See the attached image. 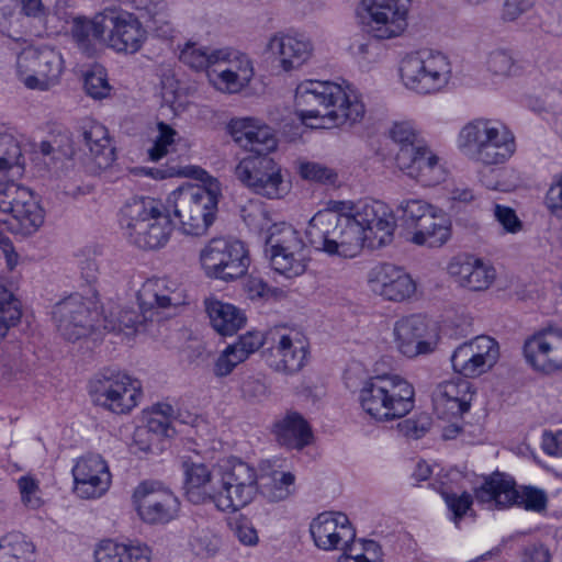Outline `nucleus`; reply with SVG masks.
I'll list each match as a JSON object with an SVG mask.
<instances>
[{
    "instance_id": "55",
    "label": "nucleus",
    "mask_w": 562,
    "mask_h": 562,
    "mask_svg": "<svg viewBox=\"0 0 562 562\" xmlns=\"http://www.w3.org/2000/svg\"><path fill=\"white\" fill-rule=\"evenodd\" d=\"M431 419L427 414H422L416 418H408L398 423V431L411 439H419L430 429Z\"/></svg>"
},
{
    "instance_id": "31",
    "label": "nucleus",
    "mask_w": 562,
    "mask_h": 562,
    "mask_svg": "<svg viewBox=\"0 0 562 562\" xmlns=\"http://www.w3.org/2000/svg\"><path fill=\"white\" fill-rule=\"evenodd\" d=\"M396 166L405 175L427 187L437 186L447 177L442 159L426 144L415 151L404 150L397 158Z\"/></svg>"
},
{
    "instance_id": "6",
    "label": "nucleus",
    "mask_w": 562,
    "mask_h": 562,
    "mask_svg": "<svg viewBox=\"0 0 562 562\" xmlns=\"http://www.w3.org/2000/svg\"><path fill=\"white\" fill-rule=\"evenodd\" d=\"M413 385L396 374L370 378L359 393L362 409L372 418L386 422L402 418L414 407Z\"/></svg>"
},
{
    "instance_id": "16",
    "label": "nucleus",
    "mask_w": 562,
    "mask_h": 562,
    "mask_svg": "<svg viewBox=\"0 0 562 562\" xmlns=\"http://www.w3.org/2000/svg\"><path fill=\"white\" fill-rule=\"evenodd\" d=\"M64 69L61 55L50 48H26L16 60L20 80L29 89L45 91L57 85Z\"/></svg>"
},
{
    "instance_id": "14",
    "label": "nucleus",
    "mask_w": 562,
    "mask_h": 562,
    "mask_svg": "<svg viewBox=\"0 0 562 562\" xmlns=\"http://www.w3.org/2000/svg\"><path fill=\"white\" fill-rule=\"evenodd\" d=\"M205 274L231 282L244 277L250 265L248 249L237 239L213 238L200 251Z\"/></svg>"
},
{
    "instance_id": "24",
    "label": "nucleus",
    "mask_w": 562,
    "mask_h": 562,
    "mask_svg": "<svg viewBox=\"0 0 562 562\" xmlns=\"http://www.w3.org/2000/svg\"><path fill=\"white\" fill-rule=\"evenodd\" d=\"M524 356L531 368L543 374L562 371V328L547 327L525 340Z\"/></svg>"
},
{
    "instance_id": "37",
    "label": "nucleus",
    "mask_w": 562,
    "mask_h": 562,
    "mask_svg": "<svg viewBox=\"0 0 562 562\" xmlns=\"http://www.w3.org/2000/svg\"><path fill=\"white\" fill-rule=\"evenodd\" d=\"M205 311L212 327L221 336H233L246 324V316L239 308L216 299L205 300Z\"/></svg>"
},
{
    "instance_id": "42",
    "label": "nucleus",
    "mask_w": 562,
    "mask_h": 562,
    "mask_svg": "<svg viewBox=\"0 0 562 562\" xmlns=\"http://www.w3.org/2000/svg\"><path fill=\"white\" fill-rule=\"evenodd\" d=\"M148 321L143 318V313L138 314L133 308L113 307L103 316V328L108 331L124 333L130 336L142 328Z\"/></svg>"
},
{
    "instance_id": "60",
    "label": "nucleus",
    "mask_w": 562,
    "mask_h": 562,
    "mask_svg": "<svg viewBox=\"0 0 562 562\" xmlns=\"http://www.w3.org/2000/svg\"><path fill=\"white\" fill-rule=\"evenodd\" d=\"M493 213L495 220L507 233L515 234L521 229V221L518 218L514 209L501 204H495Z\"/></svg>"
},
{
    "instance_id": "33",
    "label": "nucleus",
    "mask_w": 562,
    "mask_h": 562,
    "mask_svg": "<svg viewBox=\"0 0 562 562\" xmlns=\"http://www.w3.org/2000/svg\"><path fill=\"white\" fill-rule=\"evenodd\" d=\"M473 394L472 385L468 380L458 378L443 381L432 392L435 413L441 419L459 418L470 409Z\"/></svg>"
},
{
    "instance_id": "21",
    "label": "nucleus",
    "mask_w": 562,
    "mask_h": 562,
    "mask_svg": "<svg viewBox=\"0 0 562 562\" xmlns=\"http://www.w3.org/2000/svg\"><path fill=\"white\" fill-rule=\"evenodd\" d=\"M139 518L148 525H162L177 518L180 510L178 497L161 483L143 482L133 493Z\"/></svg>"
},
{
    "instance_id": "64",
    "label": "nucleus",
    "mask_w": 562,
    "mask_h": 562,
    "mask_svg": "<svg viewBox=\"0 0 562 562\" xmlns=\"http://www.w3.org/2000/svg\"><path fill=\"white\" fill-rule=\"evenodd\" d=\"M241 217L248 227L262 231L267 225L266 212L258 204L241 209Z\"/></svg>"
},
{
    "instance_id": "41",
    "label": "nucleus",
    "mask_w": 562,
    "mask_h": 562,
    "mask_svg": "<svg viewBox=\"0 0 562 562\" xmlns=\"http://www.w3.org/2000/svg\"><path fill=\"white\" fill-rule=\"evenodd\" d=\"M0 562H35V546L21 532H8L0 537Z\"/></svg>"
},
{
    "instance_id": "28",
    "label": "nucleus",
    "mask_w": 562,
    "mask_h": 562,
    "mask_svg": "<svg viewBox=\"0 0 562 562\" xmlns=\"http://www.w3.org/2000/svg\"><path fill=\"white\" fill-rule=\"evenodd\" d=\"M367 282L372 293L391 302L406 301L416 292V283L411 274L387 262L371 268Z\"/></svg>"
},
{
    "instance_id": "51",
    "label": "nucleus",
    "mask_w": 562,
    "mask_h": 562,
    "mask_svg": "<svg viewBox=\"0 0 562 562\" xmlns=\"http://www.w3.org/2000/svg\"><path fill=\"white\" fill-rule=\"evenodd\" d=\"M157 130L158 135L153 146L148 149V156L151 161H158L165 157L178 137V132L164 122L157 124Z\"/></svg>"
},
{
    "instance_id": "62",
    "label": "nucleus",
    "mask_w": 562,
    "mask_h": 562,
    "mask_svg": "<svg viewBox=\"0 0 562 562\" xmlns=\"http://www.w3.org/2000/svg\"><path fill=\"white\" fill-rule=\"evenodd\" d=\"M263 345L262 335L259 331H248L240 336L239 339L232 344L238 353H245L244 359L246 360L251 353L257 351Z\"/></svg>"
},
{
    "instance_id": "32",
    "label": "nucleus",
    "mask_w": 562,
    "mask_h": 562,
    "mask_svg": "<svg viewBox=\"0 0 562 562\" xmlns=\"http://www.w3.org/2000/svg\"><path fill=\"white\" fill-rule=\"evenodd\" d=\"M229 133L241 148L254 153V156H268L277 148L273 130L255 117H237L228 124Z\"/></svg>"
},
{
    "instance_id": "39",
    "label": "nucleus",
    "mask_w": 562,
    "mask_h": 562,
    "mask_svg": "<svg viewBox=\"0 0 562 562\" xmlns=\"http://www.w3.org/2000/svg\"><path fill=\"white\" fill-rule=\"evenodd\" d=\"M44 220L45 212L33 193L16 213L10 215L2 224L13 234L30 236L40 229Z\"/></svg>"
},
{
    "instance_id": "20",
    "label": "nucleus",
    "mask_w": 562,
    "mask_h": 562,
    "mask_svg": "<svg viewBox=\"0 0 562 562\" xmlns=\"http://www.w3.org/2000/svg\"><path fill=\"white\" fill-rule=\"evenodd\" d=\"M393 336L396 349L409 359L432 353L439 341L437 328L420 314L395 322Z\"/></svg>"
},
{
    "instance_id": "57",
    "label": "nucleus",
    "mask_w": 562,
    "mask_h": 562,
    "mask_svg": "<svg viewBox=\"0 0 562 562\" xmlns=\"http://www.w3.org/2000/svg\"><path fill=\"white\" fill-rule=\"evenodd\" d=\"M18 485L21 499L26 507L37 509L43 505V501L38 495L40 487L36 480L31 476H22L19 479Z\"/></svg>"
},
{
    "instance_id": "11",
    "label": "nucleus",
    "mask_w": 562,
    "mask_h": 562,
    "mask_svg": "<svg viewBox=\"0 0 562 562\" xmlns=\"http://www.w3.org/2000/svg\"><path fill=\"white\" fill-rule=\"evenodd\" d=\"M215 507L234 513L247 506L260 491L257 470L239 459H229L222 467Z\"/></svg>"
},
{
    "instance_id": "40",
    "label": "nucleus",
    "mask_w": 562,
    "mask_h": 562,
    "mask_svg": "<svg viewBox=\"0 0 562 562\" xmlns=\"http://www.w3.org/2000/svg\"><path fill=\"white\" fill-rule=\"evenodd\" d=\"M106 31V21L104 10L97 14L92 20L77 18L74 20L72 37L79 48L92 56L95 53V43L103 38Z\"/></svg>"
},
{
    "instance_id": "49",
    "label": "nucleus",
    "mask_w": 562,
    "mask_h": 562,
    "mask_svg": "<svg viewBox=\"0 0 562 562\" xmlns=\"http://www.w3.org/2000/svg\"><path fill=\"white\" fill-rule=\"evenodd\" d=\"M378 38L361 36L355 38L349 46L350 53L360 64L376 63L382 53V46L376 41Z\"/></svg>"
},
{
    "instance_id": "63",
    "label": "nucleus",
    "mask_w": 562,
    "mask_h": 562,
    "mask_svg": "<svg viewBox=\"0 0 562 562\" xmlns=\"http://www.w3.org/2000/svg\"><path fill=\"white\" fill-rule=\"evenodd\" d=\"M546 204L552 213L562 215V172L554 177L546 194Z\"/></svg>"
},
{
    "instance_id": "59",
    "label": "nucleus",
    "mask_w": 562,
    "mask_h": 562,
    "mask_svg": "<svg viewBox=\"0 0 562 562\" xmlns=\"http://www.w3.org/2000/svg\"><path fill=\"white\" fill-rule=\"evenodd\" d=\"M20 155V148L11 137H0V176L16 164Z\"/></svg>"
},
{
    "instance_id": "26",
    "label": "nucleus",
    "mask_w": 562,
    "mask_h": 562,
    "mask_svg": "<svg viewBox=\"0 0 562 562\" xmlns=\"http://www.w3.org/2000/svg\"><path fill=\"white\" fill-rule=\"evenodd\" d=\"M109 46L119 53L135 54L147 40V31L139 19L121 8H105Z\"/></svg>"
},
{
    "instance_id": "52",
    "label": "nucleus",
    "mask_w": 562,
    "mask_h": 562,
    "mask_svg": "<svg viewBox=\"0 0 562 562\" xmlns=\"http://www.w3.org/2000/svg\"><path fill=\"white\" fill-rule=\"evenodd\" d=\"M486 66L495 76L509 77L519 72V67L513 56L504 49H496L488 54Z\"/></svg>"
},
{
    "instance_id": "58",
    "label": "nucleus",
    "mask_w": 562,
    "mask_h": 562,
    "mask_svg": "<svg viewBox=\"0 0 562 562\" xmlns=\"http://www.w3.org/2000/svg\"><path fill=\"white\" fill-rule=\"evenodd\" d=\"M441 494L448 508L453 514L454 522L458 524V521L465 515L473 503L471 494L467 492H463L461 495L448 492H442Z\"/></svg>"
},
{
    "instance_id": "56",
    "label": "nucleus",
    "mask_w": 562,
    "mask_h": 562,
    "mask_svg": "<svg viewBox=\"0 0 562 562\" xmlns=\"http://www.w3.org/2000/svg\"><path fill=\"white\" fill-rule=\"evenodd\" d=\"M245 353H238L235 347L231 345L218 356L214 364V374L216 376H226L241 362Z\"/></svg>"
},
{
    "instance_id": "3",
    "label": "nucleus",
    "mask_w": 562,
    "mask_h": 562,
    "mask_svg": "<svg viewBox=\"0 0 562 562\" xmlns=\"http://www.w3.org/2000/svg\"><path fill=\"white\" fill-rule=\"evenodd\" d=\"M120 225L125 238L144 250L164 247L173 231L168 209L150 196L127 200L120 211Z\"/></svg>"
},
{
    "instance_id": "29",
    "label": "nucleus",
    "mask_w": 562,
    "mask_h": 562,
    "mask_svg": "<svg viewBox=\"0 0 562 562\" xmlns=\"http://www.w3.org/2000/svg\"><path fill=\"white\" fill-rule=\"evenodd\" d=\"M314 46L308 37L299 33L278 32L271 35L265 52L283 71L300 69L313 55Z\"/></svg>"
},
{
    "instance_id": "1",
    "label": "nucleus",
    "mask_w": 562,
    "mask_h": 562,
    "mask_svg": "<svg viewBox=\"0 0 562 562\" xmlns=\"http://www.w3.org/2000/svg\"><path fill=\"white\" fill-rule=\"evenodd\" d=\"M294 104L302 122L307 124V120L315 119L316 127L352 125L366 114L361 93L346 80H304L295 89Z\"/></svg>"
},
{
    "instance_id": "30",
    "label": "nucleus",
    "mask_w": 562,
    "mask_h": 562,
    "mask_svg": "<svg viewBox=\"0 0 562 562\" xmlns=\"http://www.w3.org/2000/svg\"><path fill=\"white\" fill-rule=\"evenodd\" d=\"M74 492L82 499L101 497L111 485L108 463L100 454L79 458L72 468Z\"/></svg>"
},
{
    "instance_id": "13",
    "label": "nucleus",
    "mask_w": 562,
    "mask_h": 562,
    "mask_svg": "<svg viewBox=\"0 0 562 562\" xmlns=\"http://www.w3.org/2000/svg\"><path fill=\"white\" fill-rule=\"evenodd\" d=\"M265 255L273 270L288 278L302 274L308 260L307 248L299 232L284 223L269 228Z\"/></svg>"
},
{
    "instance_id": "43",
    "label": "nucleus",
    "mask_w": 562,
    "mask_h": 562,
    "mask_svg": "<svg viewBox=\"0 0 562 562\" xmlns=\"http://www.w3.org/2000/svg\"><path fill=\"white\" fill-rule=\"evenodd\" d=\"M33 192L13 181L0 184V223L16 213Z\"/></svg>"
},
{
    "instance_id": "36",
    "label": "nucleus",
    "mask_w": 562,
    "mask_h": 562,
    "mask_svg": "<svg viewBox=\"0 0 562 562\" xmlns=\"http://www.w3.org/2000/svg\"><path fill=\"white\" fill-rule=\"evenodd\" d=\"M279 445L288 449L301 450L312 441V430L306 420L297 413H289L273 426Z\"/></svg>"
},
{
    "instance_id": "25",
    "label": "nucleus",
    "mask_w": 562,
    "mask_h": 562,
    "mask_svg": "<svg viewBox=\"0 0 562 562\" xmlns=\"http://www.w3.org/2000/svg\"><path fill=\"white\" fill-rule=\"evenodd\" d=\"M139 308L145 321L159 322L162 312L175 310L187 303V295L175 281L154 278L148 279L138 291Z\"/></svg>"
},
{
    "instance_id": "38",
    "label": "nucleus",
    "mask_w": 562,
    "mask_h": 562,
    "mask_svg": "<svg viewBox=\"0 0 562 562\" xmlns=\"http://www.w3.org/2000/svg\"><path fill=\"white\" fill-rule=\"evenodd\" d=\"M82 138L95 165L105 169L115 160V149L109 138L108 130L98 122L88 123L82 131Z\"/></svg>"
},
{
    "instance_id": "61",
    "label": "nucleus",
    "mask_w": 562,
    "mask_h": 562,
    "mask_svg": "<svg viewBox=\"0 0 562 562\" xmlns=\"http://www.w3.org/2000/svg\"><path fill=\"white\" fill-rule=\"evenodd\" d=\"M153 551L150 547L142 542H128L124 544L121 562H151Z\"/></svg>"
},
{
    "instance_id": "23",
    "label": "nucleus",
    "mask_w": 562,
    "mask_h": 562,
    "mask_svg": "<svg viewBox=\"0 0 562 562\" xmlns=\"http://www.w3.org/2000/svg\"><path fill=\"white\" fill-rule=\"evenodd\" d=\"M499 348L495 339L481 335L459 345L451 355L456 373L464 378H476L487 372L498 360Z\"/></svg>"
},
{
    "instance_id": "34",
    "label": "nucleus",
    "mask_w": 562,
    "mask_h": 562,
    "mask_svg": "<svg viewBox=\"0 0 562 562\" xmlns=\"http://www.w3.org/2000/svg\"><path fill=\"white\" fill-rule=\"evenodd\" d=\"M448 273L471 291L487 290L496 279L495 268L474 256L454 257L448 265Z\"/></svg>"
},
{
    "instance_id": "48",
    "label": "nucleus",
    "mask_w": 562,
    "mask_h": 562,
    "mask_svg": "<svg viewBox=\"0 0 562 562\" xmlns=\"http://www.w3.org/2000/svg\"><path fill=\"white\" fill-rule=\"evenodd\" d=\"M21 314L19 300L0 285V338H3L8 329L20 321Z\"/></svg>"
},
{
    "instance_id": "10",
    "label": "nucleus",
    "mask_w": 562,
    "mask_h": 562,
    "mask_svg": "<svg viewBox=\"0 0 562 562\" xmlns=\"http://www.w3.org/2000/svg\"><path fill=\"white\" fill-rule=\"evenodd\" d=\"M92 402L115 414H127L137 406L142 397V385L127 373L106 368L89 381Z\"/></svg>"
},
{
    "instance_id": "45",
    "label": "nucleus",
    "mask_w": 562,
    "mask_h": 562,
    "mask_svg": "<svg viewBox=\"0 0 562 562\" xmlns=\"http://www.w3.org/2000/svg\"><path fill=\"white\" fill-rule=\"evenodd\" d=\"M216 49L201 45L195 42H188L180 49L179 59L194 70H213Z\"/></svg>"
},
{
    "instance_id": "27",
    "label": "nucleus",
    "mask_w": 562,
    "mask_h": 562,
    "mask_svg": "<svg viewBox=\"0 0 562 562\" xmlns=\"http://www.w3.org/2000/svg\"><path fill=\"white\" fill-rule=\"evenodd\" d=\"M310 532L322 550L355 551L356 531L348 517L339 512H324L314 518Z\"/></svg>"
},
{
    "instance_id": "53",
    "label": "nucleus",
    "mask_w": 562,
    "mask_h": 562,
    "mask_svg": "<svg viewBox=\"0 0 562 562\" xmlns=\"http://www.w3.org/2000/svg\"><path fill=\"white\" fill-rule=\"evenodd\" d=\"M85 90L93 99H103L110 94L111 87L108 81L105 69L95 66L85 75Z\"/></svg>"
},
{
    "instance_id": "8",
    "label": "nucleus",
    "mask_w": 562,
    "mask_h": 562,
    "mask_svg": "<svg viewBox=\"0 0 562 562\" xmlns=\"http://www.w3.org/2000/svg\"><path fill=\"white\" fill-rule=\"evenodd\" d=\"M400 77L407 89L420 94H431L448 86L452 77V66L443 53L420 49L402 58Z\"/></svg>"
},
{
    "instance_id": "18",
    "label": "nucleus",
    "mask_w": 562,
    "mask_h": 562,
    "mask_svg": "<svg viewBox=\"0 0 562 562\" xmlns=\"http://www.w3.org/2000/svg\"><path fill=\"white\" fill-rule=\"evenodd\" d=\"M270 341L268 363L274 371L294 374L305 366L308 341L297 328L277 326L268 333Z\"/></svg>"
},
{
    "instance_id": "5",
    "label": "nucleus",
    "mask_w": 562,
    "mask_h": 562,
    "mask_svg": "<svg viewBox=\"0 0 562 562\" xmlns=\"http://www.w3.org/2000/svg\"><path fill=\"white\" fill-rule=\"evenodd\" d=\"M330 201L328 207L318 211L310 221L306 236L311 245L330 256L353 258L362 249V237L358 226L347 212Z\"/></svg>"
},
{
    "instance_id": "17",
    "label": "nucleus",
    "mask_w": 562,
    "mask_h": 562,
    "mask_svg": "<svg viewBox=\"0 0 562 562\" xmlns=\"http://www.w3.org/2000/svg\"><path fill=\"white\" fill-rule=\"evenodd\" d=\"M411 0H362L358 13L372 37L390 40L404 33Z\"/></svg>"
},
{
    "instance_id": "9",
    "label": "nucleus",
    "mask_w": 562,
    "mask_h": 562,
    "mask_svg": "<svg viewBox=\"0 0 562 562\" xmlns=\"http://www.w3.org/2000/svg\"><path fill=\"white\" fill-rule=\"evenodd\" d=\"M474 497L488 509H504L516 505L526 510L541 513L548 503L544 491L533 486H522L518 490L510 475L499 472L485 477L474 490Z\"/></svg>"
},
{
    "instance_id": "7",
    "label": "nucleus",
    "mask_w": 562,
    "mask_h": 562,
    "mask_svg": "<svg viewBox=\"0 0 562 562\" xmlns=\"http://www.w3.org/2000/svg\"><path fill=\"white\" fill-rule=\"evenodd\" d=\"M396 212V221L406 231V239L417 246L441 247L451 236V225L447 216L424 200H404Z\"/></svg>"
},
{
    "instance_id": "44",
    "label": "nucleus",
    "mask_w": 562,
    "mask_h": 562,
    "mask_svg": "<svg viewBox=\"0 0 562 562\" xmlns=\"http://www.w3.org/2000/svg\"><path fill=\"white\" fill-rule=\"evenodd\" d=\"M261 493L272 502L288 498L294 491L295 476L291 472L273 471L268 477L261 476Z\"/></svg>"
},
{
    "instance_id": "47",
    "label": "nucleus",
    "mask_w": 562,
    "mask_h": 562,
    "mask_svg": "<svg viewBox=\"0 0 562 562\" xmlns=\"http://www.w3.org/2000/svg\"><path fill=\"white\" fill-rule=\"evenodd\" d=\"M390 137L394 143H396L400 148L395 155V164L397 165V158L400 155L406 150L412 149V151L420 149V147L426 144L420 137L415 127L409 122H400L395 123L390 132Z\"/></svg>"
},
{
    "instance_id": "22",
    "label": "nucleus",
    "mask_w": 562,
    "mask_h": 562,
    "mask_svg": "<svg viewBox=\"0 0 562 562\" xmlns=\"http://www.w3.org/2000/svg\"><path fill=\"white\" fill-rule=\"evenodd\" d=\"M213 70L209 71V79L213 86L227 93L239 92L246 87L252 76L254 67L250 58L236 49H216Z\"/></svg>"
},
{
    "instance_id": "12",
    "label": "nucleus",
    "mask_w": 562,
    "mask_h": 562,
    "mask_svg": "<svg viewBox=\"0 0 562 562\" xmlns=\"http://www.w3.org/2000/svg\"><path fill=\"white\" fill-rule=\"evenodd\" d=\"M339 210L347 212L350 220L358 226L362 244L381 247L392 240L396 227V217L392 210L376 200L353 202H336Z\"/></svg>"
},
{
    "instance_id": "15",
    "label": "nucleus",
    "mask_w": 562,
    "mask_h": 562,
    "mask_svg": "<svg viewBox=\"0 0 562 562\" xmlns=\"http://www.w3.org/2000/svg\"><path fill=\"white\" fill-rule=\"evenodd\" d=\"M236 178L254 193L282 199L290 190L280 166L269 156H248L235 168Z\"/></svg>"
},
{
    "instance_id": "50",
    "label": "nucleus",
    "mask_w": 562,
    "mask_h": 562,
    "mask_svg": "<svg viewBox=\"0 0 562 562\" xmlns=\"http://www.w3.org/2000/svg\"><path fill=\"white\" fill-rule=\"evenodd\" d=\"M299 172L303 179L325 186H335L338 181V173L333 168L315 161L302 162Z\"/></svg>"
},
{
    "instance_id": "19",
    "label": "nucleus",
    "mask_w": 562,
    "mask_h": 562,
    "mask_svg": "<svg viewBox=\"0 0 562 562\" xmlns=\"http://www.w3.org/2000/svg\"><path fill=\"white\" fill-rule=\"evenodd\" d=\"M53 319L60 335L70 341L79 340L99 328L95 324L98 312L94 303L78 293L57 302L53 308Z\"/></svg>"
},
{
    "instance_id": "35",
    "label": "nucleus",
    "mask_w": 562,
    "mask_h": 562,
    "mask_svg": "<svg viewBox=\"0 0 562 562\" xmlns=\"http://www.w3.org/2000/svg\"><path fill=\"white\" fill-rule=\"evenodd\" d=\"M184 495L187 499L201 505L212 503L215 505V497L218 488L215 486L211 470L203 463L184 460Z\"/></svg>"
},
{
    "instance_id": "46",
    "label": "nucleus",
    "mask_w": 562,
    "mask_h": 562,
    "mask_svg": "<svg viewBox=\"0 0 562 562\" xmlns=\"http://www.w3.org/2000/svg\"><path fill=\"white\" fill-rule=\"evenodd\" d=\"M221 544L217 533L209 525H196L190 537L192 551L200 557L214 555Z\"/></svg>"
},
{
    "instance_id": "2",
    "label": "nucleus",
    "mask_w": 562,
    "mask_h": 562,
    "mask_svg": "<svg viewBox=\"0 0 562 562\" xmlns=\"http://www.w3.org/2000/svg\"><path fill=\"white\" fill-rule=\"evenodd\" d=\"M181 173L200 180L202 184L179 187L169 195V202L173 205V213L180 221L182 232L201 236L214 222L221 186L217 179L196 166L186 167Z\"/></svg>"
},
{
    "instance_id": "54",
    "label": "nucleus",
    "mask_w": 562,
    "mask_h": 562,
    "mask_svg": "<svg viewBox=\"0 0 562 562\" xmlns=\"http://www.w3.org/2000/svg\"><path fill=\"white\" fill-rule=\"evenodd\" d=\"M124 542L104 539L98 542L93 550L95 562H121Z\"/></svg>"
},
{
    "instance_id": "4",
    "label": "nucleus",
    "mask_w": 562,
    "mask_h": 562,
    "mask_svg": "<svg viewBox=\"0 0 562 562\" xmlns=\"http://www.w3.org/2000/svg\"><path fill=\"white\" fill-rule=\"evenodd\" d=\"M457 144L463 155L486 167L505 164L516 150L513 133L502 123L484 117L463 125Z\"/></svg>"
}]
</instances>
